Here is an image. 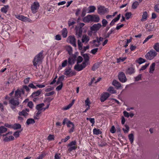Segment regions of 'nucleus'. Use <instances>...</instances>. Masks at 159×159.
I'll return each mask as SVG.
<instances>
[{
    "mask_svg": "<svg viewBox=\"0 0 159 159\" xmlns=\"http://www.w3.org/2000/svg\"><path fill=\"white\" fill-rule=\"evenodd\" d=\"M155 11L159 13V6L158 5H156L154 7Z\"/></svg>",
    "mask_w": 159,
    "mask_h": 159,
    "instance_id": "obj_57",
    "label": "nucleus"
},
{
    "mask_svg": "<svg viewBox=\"0 0 159 159\" xmlns=\"http://www.w3.org/2000/svg\"><path fill=\"white\" fill-rule=\"evenodd\" d=\"M136 63H139V64H142L146 62V60L141 57H140L135 61Z\"/></svg>",
    "mask_w": 159,
    "mask_h": 159,
    "instance_id": "obj_24",
    "label": "nucleus"
},
{
    "mask_svg": "<svg viewBox=\"0 0 159 159\" xmlns=\"http://www.w3.org/2000/svg\"><path fill=\"white\" fill-rule=\"evenodd\" d=\"M83 20L84 22H89L90 21H92V20L91 19V15H88L84 17L83 19Z\"/></svg>",
    "mask_w": 159,
    "mask_h": 159,
    "instance_id": "obj_21",
    "label": "nucleus"
},
{
    "mask_svg": "<svg viewBox=\"0 0 159 159\" xmlns=\"http://www.w3.org/2000/svg\"><path fill=\"white\" fill-rule=\"evenodd\" d=\"M93 134L96 135H98L102 133L101 131H100L99 129L96 128H94L93 129Z\"/></svg>",
    "mask_w": 159,
    "mask_h": 159,
    "instance_id": "obj_37",
    "label": "nucleus"
},
{
    "mask_svg": "<svg viewBox=\"0 0 159 159\" xmlns=\"http://www.w3.org/2000/svg\"><path fill=\"white\" fill-rule=\"evenodd\" d=\"M78 46L79 47V50H82L83 48V44L81 43V42L80 41V40H78Z\"/></svg>",
    "mask_w": 159,
    "mask_h": 159,
    "instance_id": "obj_44",
    "label": "nucleus"
},
{
    "mask_svg": "<svg viewBox=\"0 0 159 159\" xmlns=\"http://www.w3.org/2000/svg\"><path fill=\"white\" fill-rule=\"evenodd\" d=\"M89 40V37L86 35H83L82 41V43H87Z\"/></svg>",
    "mask_w": 159,
    "mask_h": 159,
    "instance_id": "obj_20",
    "label": "nucleus"
},
{
    "mask_svg": "<svg viewBox=\"0 0 159 159\" xmlns=\"http://www.w3.org/2000/svg\"><path fill=\"white\" fill-rule=\"evenodd\" d=\"M22 129H21V131H16V132L14 133L13 134V135L15 137V138H18L20 135V133L22 131Z\"/></svg>",
    "mask_w": 159,
    "mask_h": 159,
    "instance_id": "obj_42",
    "label": "nucleus"
},
{
    "mask_svg": "<svg viewBox=\"0 0 159 159\" xmlns=\"http://www.w3.org/2000/svg\"><path fill=\"white\" fill-rule=\"evenodd\" d=\"M43 108L41 107V105H40V104H38L36 105V109L37 110L39 111H43V109H42Z\"/></svg>",
    "mask_w": 159,
    "mask_h": 159,
    "instance_id": "obj_52",
    "label": "nucleus"
},
{
    "mask_svg": "<svg viewBox=\"0 0 159 159\" xmlns=\"http://www.w3.org/2000/svg\"><path fill=\"white\" fill-rule=\"evenodd\" d=\"M112 84L117 89H119L121 87V84L116 80H113Z\"/></svg>",
    "mask_w": 159,
    "mask_h": 159,
    "instance_id": "obj_15",
    "label": "nucleus"
},
{
    "mask_svg": "<svg viewBox=\"0 0 159 159\" xmlns=\"http://www.w3.org/2000/svg\"><path fill=\"white\" fill-rule=\"evenodd\" d=\"M85 102L86 106H90V102L89 101V98L86 99L85 101Z\"/></svg>",
    "mask_w": 159,
    "mask_h": 159,
    "instance_id": "obj_59",
    "label": "nucleus"
},
{
    "mask_svg": "<svg viewBox=\"0 0 159 159\" xmlns=\"http://www.w3.org/2000/svg\"><path fill=\"white\" fill-rule=\"evenodd\" d=\"M54 93L55 92L54 91H52L49 93H46L45 95V96H49L53 95Z\"/></svg>",
    "mask_w": 159,
    "mask_h": 159,
    "instance_id": "obj_53",
    "label": "nucleus"
},
{
    "mask_svg": "<svg viewBox=\"0 0 159 159\" xmlns=\"http://www.w3.org/2000/svg\"><path fill=\"white\" fill-rule=\"evenodd\" d=\"M9 103L11 105V108L14 109L17 106L19 105L20 102L18 98H16L14 97L11 98L9 100Z\"/></svg>",
    "mask_w": 159,
    "mask_h": 159,
    "instance_id": "obj_2",
    "label": "nucleus"
},
{
    "mask_svg": "<svg viewBox=\"0 0 159 159\" xmlns=\"http://www.w3.org/2000/svg\"><path fill=\"white\" fill-rule=\"evenodd\" d=\"M148 16L147 13V11H145L143 12V15H142V18L141 19L142 21H143L147 20Z\"/></svg>",
    "mask_w": 159,
    "mask_h": 159,
    "instance_id": "obj_29",
    "label": "nucleus"
},
{
    "mask_svg": "<svg viewBox=\"0 0 159 159\" xmlns=\"http://www.w3.org/2000/svg\"><path fill=\"white\" fill-rule=\"evenodd\" d=\"M149 63L148 64H146L145 65L143 66L140 69V70H143L147 68V67L149 66Z\"/></svg>",
    "mask_w": 159,
    "mask_h": 159,
    "instance_id": "obj_54",
    "label": "nucleus"
},
{
    "mask_svg": "<svg viewBox=\"0 0 159 159\" xmlns=\"http://www.w3.org/2000/svg\"><path fill=\"white\" fill-rule=\"evenodd\" d=\"M7 130V128L4 126H1L0 127V134L5 133Z\"/></svg>",
    "mask_w": 159,
    "mask_h": 159,
    "instance_id": "obj_32",
    "label": "nucleus"
},
{
    "mask_svg": "<svg viewBox=\"0 0 159 159\" xmlns=\"http://www.w3.org/2000/svg\"><path fill=\"white\" fill-rule=\"evenodd\" d=\"M48 139L49 141L54 140V137L53 135L50 134L48 137Z\"/></svg>",
    "mask_w": 159,
    "mask_h": 159,
    "instance_id": "obj_51",
    "label": "nucleus"
},
{
    "mask_svg": "<svg viewBox=\"0 0 159 159\" xmlns=\"http://www.w3.org/2000/svg\"><path fill=\"white\" fill-rule=\"evenodd\" d=\"M132 14L131 12H127L125 14V16L126 17V19L128 20L130 17L131 16Z\"/></svg>",
    "mask_w": 159,
    "mask_h": 159,
    "instance_id": "obj_45",
    "label": "nucleus"
},
{
    "mask_svg": "<svg viewBox=\"0 0 159 159\" xmlns=\"http://www.w3.org/2000/svg\"><path fill=\"white\" fill-rule=\"evenodd\" d=\"M62 35L63 38H66L67 36L68 31L66 28H63L61 31Z\"/></svg>",
    "mask_w": 159,
    "mask_h": 159,
    "instance_id": "obj_23",
    "label": "nucleus"
},
{
    "mask_svg": "<svg viewBox=\"0 0 159 159\" xmlns=\"http://www.w3.org/2000/svg\"><path fill=\"white\" fill-rule=\"evenodd\" d=\"M97 39V42L98 43H100V42L102 41L103 40V38L102 37H100L99 38H98V37L96 38Z\"/></svg>",
    "mask_w": 159,
    "mask_h": 159,
    "instance_id": "obj_58",
    "label": "nucleus"
},
{
    "mask_svg": "<svg viewBox=\"0 0 159 159\" xmlns=\"http://www.w3.org/2000/svg\"><path fill=\"white\" fill-rule=\"evenodd\" d=\"M61 37L60 35L57 34L55 36V39L57 40H60L61 39Z\"/></svg>",
    "mask_w": 159,
    "mask_h": 159,
    "instance_id": "obj_62",
    "label": "nucleus"
},
{
    "mask_svg": "<svg viewBox=\"0 0 159 159\" xmlns=\"http://www.w3.org/2000/svg\"><path fill=\"white\" fill-rule=\"evenodd\" d=\"M91 19L92 21L98 22L99 21L100 18L98 15H91Z\"/></svg>",
    "mask_w": 159,
    "mask_h": 159,
    "instance_id": "obj_13",
    "label": "nucleus"
},
{
    "mask_svg": "<svg viewBox=\"0 0 159 159\" xmlns=\"http://www.w3.org/2000/svg\"><path fill=\"white\" fill-rule=\"evenodd\" d=\"M155 63L154 62L150 66L149 68V73H152L153 71L155 70Z\"/></svg>",
    "mask_w": 159,
    "mask_h": 159,
    "instance_id": "obj_26",
    "label": "nucleus"
},
{
    "mask_svg": "<svg viewBox=\"0 0 159 159\" xmlns=\"http://www.w3.org/2000/svg\"><path fill=\"white\" fill-rule=\"evenodd\" d=\"M102 26L103 27H105L107 25V24L108 23V22L105 19H103L102 20Z\"/></svg>",
    "mask_w": 159,
    "mask_h": 159,
    "instance_id": "obj_47",
    "label": "nucleus"
},
{
    "mask_svg": "<svg viewBox=\"0 0 159 159\" xmlns=\"http://www.w3.org/2000/svg\"><path fill=\"white\" fill-rule=\"evenodd\" d=\"M102 25L100 23L94 24L90 28V30L92 31H97L101 27Z\"/></svg>",
    "mask_w": 159,
    "mask_h": 159,
    "instance_id": "obj_10",
    "label": "nucleus"
},
{
    "mask_svg": "<svg viewBox=\"0 0 159 159\" xmlns=\"http://www.w3.org/2000/svg\"><path fill=\"white\" fill-rule=\"evenodd\" d=\"M83 56L84 58V61L83 62H84L85 64L88 65V62L89 60V55L88 54H84L83 55Z\"/></svg>",
    "mask_w": 159,
    "mask_h": 159,
    "instance_id": "obj_18",
    "label": "nucleus"
},
{
    "mask_svg": "<svg viewBox=\"0 0 159 159\" xmlns=\"http://www.w3.org/2000/svg\"><path fill=\"white\" fill-rule=\"evenodd\" d=\"M42 92V90L41 89H39L37 91L33 92L31 94V96L32 98H34L36 97L39 96L41 93Z\"/></svg>",
    "mask_w": 159,
    "mask_h": 159,
    "instance_id": "obj_19",
    "label": "nucleus"
},
{
    "mask_svg": "<svg viewBox=\"0 0 159 159\" xmlns=\"http://www.w3.org/2000/svg\"><path fill=\"white\" fill-rule=\"evenodd\" d=\"M63 86V84H60V85H59L56 88V90L59 91L61 90Z\"/></svg>",
    "mask_w": 159,
    "mask_h": 159,
    "instance_id": "obj_64",
    "label": "nucleus"
},
{
    "mask_svg": "<svg viewBox=\"0 0 159 159\" xmlns=\"http://www.w3.org/2000/svg\"><path fill=\"white\" fill-rule=\"evenodd\" d=\"M89 8V11L88 13H91L94 12L95 10H96V8L95 6H90Z\"/></svg>",
    "mask_w": 159,
    "mask_h": 159,
    "instance_id": "obj_35",
    "label": "nucleus"
},
{
    "mask_svg": "<svg viewBox=\"0 0 159 159\" xmlns=\"http://www.w3.org/2000/svg\"><path fill=\"white\" fill-rule=\"evenodd\" d=\"M153 48L157 52H159V43H156L154 45Z\"/></svg>",
    "mask_w": 159,
    "mask_h": 159,
    "instance_id": "obj_40",
    "label": "nucleus"
},
{
    "mask_svg": "<svg viewBox=\"0 0 159 159\" xmlns=\"http://www.w3.org/2000/svg\"><path fill=\"white\" fill-rule=\"evenodd\" d=\"M98 48H97L92 49L91 50V52L93 54H95V53L98 52Z\"/></svg>",
    "mask_w": 159,
    "mask_h": 159,
    "instance_id": "obj_60",
    "label": "nucleus"
},
{
    "mask_svg": "<svg viewBox=\"0 0 159 159\" xmlns=\"http://www.w3.org/2000/svg\"><path fill=\"white\" fill-rule=\"evenodd\" d=\"M21 96V91H20L19 89L15 92L14 98H18Z\"/></svg>",
    "mask_w": 159,
    "mask_h": 159,
    "instance_id": "obj_16",
    "label": "nucleus"
},
{
    "mask_svg": "<svg viewBox=\"0 0 159 159\" xmlns=\"http://www.w3.org/2000/svg\"><path fill=\"white\" fill-rule=\"evenodd\" d=\"M35 122V121L34 119L32 118H29L27 119L26 123L28 125L31 124H33Z\"/></svg>",
    "mask_w": 159,
    "mask_h": 159,
    "instance_id": "obj_33",
    "label": "nucleus"
},
{
    "mask_svg": "<svg viewBox=\"0 0 159 159\" xmlns=\"http://www.w3.org/2000/svg\"><path fill=\"white\" fill-rule=\"evenodd\" d=\"M76 142L75 140L71 142L69 144H68L67 146L68 147H71L72 146L75 145H76Z\"/></svg>",
    "mask_w": 159,
    "mask_h": 159,
    "instance_id": "obj_50",
    "label": "nucleus"
},
{
    "mask_svg": "<svg viewBox=\"0 0 159 159\" xmlns=\"http://www.w3.org/2000/svg\"><path fill=\"white\" fill-rule=\"evenodd\" d=\"M19 116H24L25 117H26V116L29 115L28 113L24 110H23L21 111H19L18 113Z\"/></svg>",
    "mask_w": 159,
    "mask_h": 159,
    "instance_id": "obj_25",
    "label": "nucleus"
},
{
    "mask_svg": "<svg viewBox=\"0 0 159 159\" xmlns=\"http://www.w3.org/2000/svg\"><path fill=\"white\" fill-rule=\"evenodd\" d=\"M128 138L131 143L132 144L133 142L134 139V135L133 134L131 133L129 134Z\"/></svg>",
    "mask_w": 159,
    "mask_h": 159,
    "instance_id": "obj_31",
    "label": "nucleus"
},
{
    "mask_svg": "<svg viewBox=\"0 0 159 159\" xmlns=\"http://www.w3.org/2000/svg\"><path fill=\"white\" fill-rule=\"evenodd\" d=\"M82 32V29L81 28H80L78 29H76V35L77 36L78 38H80L81 37Z\"/></svg>",
    "mask_w": 159,
    "mask_h": 159,
    "instance_id": "obj_11",
    "label": "nucleus"
},
{
    "mask_svg": "<svg viewBox=\"0 0 159 159\" xmlns=\"http://www.w3.org/2000/svg\"><path fill=\"white\" fill-rule=\"evenodd\" d=\"M142 74H140L139 75L135 77V81H138L140 80H141Z\"/></svg>",
    "mask_w": 159,
    "mask_h": 159,
    "instance_id": "obj_48",
    "label": "nucleus"
},
{
    "mask_svg": "<svg viewBox=\"0 0 159 159\" xmlns=\"http://www.w3.org/2000/svg\"><path fill=\"white\" fill-rule=\"evenodd\" d=\"M125 127L126 129H125L124 128H123L122 129L124 131V132L125 133H127L128 132L129 130V128L128 125H125Z\"/></svg>",
    "mask_w": 159,
    "mask_h": 159,
    "instance_id": "obj_41",
    "label": "nucleus"
},
{
    "mask_svg": "<svg viewBox=\"0 0 159 159\" xmlns=\"http://www.w3.org/2000/svg\"><path fill=\"white\" fill-rule=\"evenodd\" d=\"M43 51H42L37 55H36L34 59L33 62V65L37 68V65L40 64L43 57Z\"/></svg>",
    "mask_w": 159,
    "mask_h": 159,
    "instance_id": "obj_1",
    "label": "nucleus"
},
{
    "mask_svg": "<svg viewBox=\"0 0 159 159\" xmlns=\"http://www.w3.org/2000/svg\"><path fill=\"white\" fill-rule=\"evenodd\" d=\"M157 55L156 52L153 49H152L148 52L145 55L146 58L151 60L152 59Z\"/></svg>",
    "mask_w": 159,
    "mask_h": 159,
    "instance_id": "obj_3",
    "label": "nucleus"
},
{
    "mask_svg": "<svg viewBox=\"0 0 159 159\" xmlns=\"http://www.w3.org/2000/svg\"><path fill=\"white\" fill-rule=\"evenodd\" d=\"M9 8L8 5H5L4 7L2 8L1 9V11L5 13H6L8 9Z\"/></svg>",
    "mask_w": 159,
    "mask_h": 159,
    "instance_id": "obj_30",
    "label": "nucleus"
},
{
    "mask_svg": "<svg viewBox=\"0 0 159 159\" xmlns=\"http://www.w3.org/2000/svg\"><path fill=\"white\" fill-rule=\"evenodd\" d=\"M70 138V137L69 136H67L66 137L65 139H61V142H66Z\"/></svg>",
    "mask_w": 159,
    "mask_h": 159,
    "instance_id": "obj_63",
    "label": "nucleus"
},
{
    "mask_svg": "<svg viewBox=\"0 0 159 159\" xmlns=\"http://www.w3.org/2000/svg\"><path fill=\"white\" fill-rule=\"evenodd\" d=\"M104 7L100 6L98 8V13L100 15H103L104 14Z\"/></svg>",
    "mask_w": 159,
    "mask_h": 159,
    "instance_id": "obj_14",
    "label": "nucleus"
},
{
    "mask_svg": "<svg viewBox=\"0 0 159 159\" xmlns=\"http://www.w3.org/2000/svg\"><path fill=\"white\" fill-rule=\"evenodd\" d=\"M75 100L73 99L72 100V102L70 103L66 107L64 108V109L65 110H67L70 108L74 104Z\"/></svg>",
    "mask_w": 159,
    "mask_h": 159,
    "instance_id": "obj_36",
    "label": "nucleus"
},
{
    "mask_svg": "<svg viewBox=\"0 0 159 159\" xmlns=\"http://www.w3.org/2000/svg\"><path fill=\"white\" fill-rule=\"evenodd\" d=\"M118 77L119 80L121 82H125L127 80L126 76L123 72H120L119 74Z\"/></svg>",
    "mask_w": 159,
    "mask_h": 159,
    "instance_id": "obj_4",
    "label": "nucleus"
},
{
    "mask_svg": "<svg viewBox=\"0 0 159 159\" xmlns=\"http://www.w3.org/2000/svg\"><path fill=\"white\" fill-rule=\"evenodd\" d=\"M16 18L19 20H22L23 21H27L29 19L27 17H25L24 16L22 15L18 16Z\"/></svg>",
    "mask_w": 159,
    "mask_h": 159,
    "instance_id": "obj_22",
    "label": "nucleus"
},
{
    "mask_svg": "<svg viewBox=\"0 0 159 159\" xmlns=\"http://www.w3.org/2000/svg\"><path fill=\"white\" fill-rule=\"evenodd\" d=\"M87 120H89L90 122L92 123V126L95 123V120L94 118H87L86 119Z\"/></svg>",
    "mask_w": 159,
    "mask_h": 159,
    "instance_id": "obj_46",
    "label": "nucleus"
},
{
    "mask_svg": "<svg viewBox=\"0 0 159 159\" xmlns=\"http://www.w3.org/2000/svg\"><path fill=\"white\" fill-rule=\"evenodd\" d=\"M110 94L107 93H104L102 94L100 100L102 102H104L109 97Z\"/></svg>",
    "mask_w": 159,
    "mask_h": 159,
    "instance_id": "obj_9",
    "label": "nucleus"
},
{
    "mask_svg": "<svg viewBox=\"0 0 159 159\" xmlns=\"http://www.w3.org/2000/svg\"><path fill=\"white\" fill-rule=\"evenodd\" d=\"M139 5V3L137 1L134 2L132 4V7L133 9H135L137 8V6Z\"/></svg>",
    "mask_w": 159,
    "mask_h": 159,
    "instance_id": "obj_39",
    "label": "nucleus"
},
{
    "mask_svg": "<svg viewBox=\"0 0 159 159\" xmlns=\"http://www.w3.org/2000/svg\"><path fill=\"white\" fill-rule=\"evenodd\" d=\"M100 63L99 62H97L95 63L93 66L92 70L93 71L95 70L96 69H97L99 67Z\"/></svg>",
    "mask_w": 159,
    "mask_h": 159,
    "instance_id": "obj_28",
    "label": "nucleus"
},
{
    "mask_svg": "<svg viewBox=\"0 0 159 159\" xmlns=\"http://www.w3.org/2000/svg\"><path fill=\"white\" fill-rule=\"evenodd\" d=\"M64 75L66 76H72L73 75H75V74L71 71V67H68L66 68L65 70V71L64 73Z\"/></svg>",
    "mask_w": 159,
    "mask_h": 159,
    "instance_id": "obj_8",
    "label": "nucleus"
},
{
    "mask_svg": "<svg viewBox=\"0 0 159 159\" xmlns=\"http://www.w3.org/2000/svg\"><path fill=\"white\" fill-rule=\"evenodd\" d=\"M134 72V69L133 67H130L128 68L126 70V74L131 75Z\"/></svg>",
    "mask_w": 159,
    "mask_h": 159,
    "instance_id": "obj_17",
    "label": "nucleus"
},
{
    "mask_svg": "<svg viewBox=\"0 0 159 159\" xmlns=\"http://www.w3.org/2000/svg\"><path fill=\"white\" fill-rule=\"evenodd\" d=\"M67 40L68 41L69 43L72 44L73 46H74L75 47H76V40L74 36L72 35L69 36L68 37Z\"/></svg>",
    "mask_w": 159,
    "mask_h": 159,
    "instance_id": "obj_6",
    "label": "nucleus"
},
{
    "mask_svg": "<svg viewBox=\"0 0 159 159\" xmlns=\"http://www.w3.org/2000/svg\"><path fill=\"white\" fill-rule=\"evenodd\" d=\"M83 58L81 56H78L77 59V64L81 63L83 61Z\"/></svg>",
    "mask_w": 159,
    "mask_h": 159,
    "instance_id": "obj_49",
    "label": "nucleus"
},
{
    "mask_svg": "<svg viewBox=\"0 0 159 159\" xmlns=\"http://www.w3.org/2000/svg\"><path fill=\"white\" fill-rule=\"evenodd\" d=\"M67 125L68 127H71V126L72 125V127L70 130L69 132L70 133L73 132L75 128V125L72 122L70 121H68L67 124Z\"/></svg>",
    "mask_w": 159,
    "mask_h": 159,
    "instance_id": "obj_12",
    "label": "nucleus"
},
{
    "mask_svg": "<svg viewBox=\"0 0 159 159\" xmlns=\"http://www.w3.org/2000/svg\"><path fill=\"white\" fill-rule=\"evenodd\" d=\"M69 147V148L68 150V151L70 152L73 150H75L77 148V147L75 146H72Z\"/></svg>",
    "mask_w": 159,
    "mask_h": 159,
    "instance_id": "obj_43",
    "label": "nucleus"
},
{
    "mask_svg": "<svg viewBox=\"0 0 159 159\" xmlns=\"http://www.w3.org/2000/svg\"><path fill=\"white\" fill-rule=\"evenodd\" d=\"M21 128V125L18 123H15L12 126V128L14 129H20Z\"/></svg>",
    "mask_w": 159,
    "mask_h": 159,
    "instance_id": "obj_27",
    "label": "nucleus"
},
{
    "mask_svg": "<svg viewBox=\"0 0 159 159\" xmlns=\"http://www.w3.org/2000/svg\"><path fill=\"white\" fill-rule=\"evenodd\" d=\"M39 6V3L37 2H35L31 6V9L33 13H35L37 11V10Z\"/></svg>",
    "mask_w": 159,
    "mask_h": 159,
    "instance_id": "obj_7",
    "label": "nucleus"
},
{
    "mask_svg": "<svg viewBox=\"0 0 159 159\" xmlns=\"http://www.w3.org/2000/svg\"><path fill=\"white\" fill-rule=\"evenodd\" d=\"M66 49L67 51L68 54L70 55L72 53V47L70 46H68L66 47Z\"/></svg>",
    "mask_w": 159,
    "mask_h": 159,
    "instance_id": "obj_34",
    "label": "nucleus"
},
{
    "mask_svg": "<svg viewBox=\"0 0 159 159\" xmlns=\"http://www.w3.org/2000/svg\"><path fill=\"white\" fill-rule=\"evenodd\" d=\"M86 65L87 64H85L84 62H83L81 65L76 64L74 66V69L77 71H79L85 68Z\"/></svg>",
    "mask_w": 159,
    "mask_h": 159,
    "instance_id": "obj_5",
    "label": "nucleus"
},
{
    "mask_svg": "<svg viewBox=\"0 0 159 159\" xmlns=\"http://www.w3.org/2000/svg\"><path fill=\"white\" fill-rule=\"evenodd\" d=\"M110 132L112 133H114L116 132V129L114 125L112 126L111 128L110 129Z\"/></svg>",
    "mask_w": 159,
    "mask_h": 159,
    "instance_id": "obj_56",
    "label": "nucleus"
},
{
    "mask_svg": "<svg viewBox=\"0 0 159 159\" xmlns=\"http://www.w3.org/2000/svg\"><path fill=\"white\" fill-rule=\"evenodd\" d=\"M27 105L30 108L32 109L33 106V102L32 101L29 102L28 103Z\"/></svg>",
    "mask_w": 159,
    "mask_h": 159,
    "instance_id": "obj_55",
    "label": "nucleus"
},
{
    "mask_svg": "<svg viewBox=\"0 0 159 159\" xmlns=\"http://www.w3.org/2000/svg\"><path fill=\"white\" fill-rule=\"evenodd\" d=\"M126 59V57H123L121 58V57H120L119 58L117 59V62L118 63L120 62L121 61H125Z\"/></svg>",
    "mask_w": 159,
    "mask_h": 159,
    "instance_id": "obj_61",
    "label": "nucleus"
},
{
    "mask_svg": "<svg viewBox=\"0 0 159 159\" xmlns=\"http://www.w3.org/2000/svg\"><path fill=\"white\" fill-rule=\"evenodd\" d=\"M108 91L110 93H116V91L114 89V88L112 87H110L108 89Z\"/></svg>",
    "mask_w": 159,
    "mask_h": 159,
    "instance_id": "obj_38",
    "label": "nucleus"
}]
</instances>
